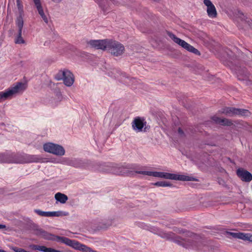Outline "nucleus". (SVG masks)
<instances>
[{
    "instance_id": "obj_1",
    "label": "nucleus",
    "mask_w": 252,
    "mask_h": 252,
    "mask_svg": "<svg viewBox=\"0 0 252 252\" xmlns=\"http://www.w3.org/2000/svg\"><path fill=\"white\" fill-rule=\"evenodd\" d=\"M140 226L143 229L148 230L154 234H157L161 238L172 240L178 245H181L186 248H188L189 245V232L187 231H184L183 229L179 230V233L181 235L175 236V234L172 232L166 233L155 226H150L142 223H140Z\"/></svg>"
},
{
    "instance_id": "obj_2",
    "label": "nucleus",
    "mask_w": 252,
    "mask_h": 252,
    "mask_svg": "<svg viewBox=\"0 0 252 252\" xmlns=\"http://www.w3.org/2000/svg\"><path fill=\"white\" fill-rule=\"evenodd\" d=\"M35 234L45 239L61 242L76 250L82 251L83 252H96L95 251L92 250L91 248L81 244L75 240H71L65 237L52 235L42 229H36L35 230Z\"/></svg>"
},
{
    "instance_id": "obj_3",
    "label": "nucleus",
    "mask_w": 252,
    "mask_h": 252,
    "mask_svg": "<svg viewBox=\"0 0 252 252\" xmlns=\"http://www.w3.org/2000/svg\"><path fill=\"white\" fill-rule=\"evenodd\" d=\"M41 158L37 155L25 154L17 156L12 158L7 157L4 154H0V162L25 163L31 162H38Z\"/></svg>"
},
{
    "instance_id": "obj_4",
    "label": "nucleus",
    "mask_w": 252,
    "mask_h": 252,
    "mask_svg": "<svg viewBox=\"0 0 252 252\" xmlns=\"http://www.w3.org/2000/svg\"><path fill=\"white\" fill-rule=\"evenodd\" d=\"M135 172L137 174L165 179L183 181H189V176L184 175H179L177 174L157 171H136Z\"/></svg>"
},
{
    "instance_id": "obj_5",
    "label": "nucleus",
    "mask_w": 252,
    "mask_h": 252,
    "mask_svg": "<svg viewBox=\"0 0 252 252\" xmlns=\"http://www.w3.org/2000/svg\"><path fill=\"white\" fill-rule=\"evenodd\" d=\"M26 89L25 83L18 82L4 91L0 92V102L10 99L17 95L22 93Z\"/></svg>"
},
{
    "instance_id": "obj_6",
    "label": "nucleus",
    "mask_w": 252,
    "mask_h": 252,
    "mask_svg": "<svg viewBox=\"0 0 252 252\" xmlns=\"http://www.w3.org/2000/svg\"><path fill=\"white\" fill-rule=\"evenodd\" d=\"M131 168L129 166H119L115 163H109L101 165L99 167V171L104 173H112L117 175H125L129 172Z\"/></svg>"
},
{
    "instance_id": "obj_7",
    "label": "nucleus",
    "mask_w": 252,
    "mask_h": 252,
    "mask_svg": "<svg viewBox=\"0 0 252 252\" xmlns=\"http://www.w3.org/2000/svg\"><path fill=\"white\" fill-rule=\"evenodd\" d=\"M57 80H63V83L67 87L71 86L74 82L73 74L69 70L59 71L55 76Z\"/></svg>"
},
{
    "instance_id": "obj_8",
    "label": "nucleus",
    "mask_w": 252,
    "mask_h": 252,
    "mask_svg": "<svg viewBox=\"0 0 252 252\" xmlns=\"http://www.w3.org/2000/svg\"><path fill=\"white\" fill-rule=\"evenodd\" d=\"M220 114H224L227 116L232 117L235 115L246 116L249 114L250 112L246 109L225 107L221 108L220 110Z\"/></svg>"
},
{
    "instance_id": "obj_9",
    "label": "nucleus",
    "mask_w": 252,
    "mask_h": 252,
    "mask_svg": "<svg viewBox=\"0 0 252 252\" xmlns=\"http://www.w3.org/2000/svg\"><path fill=\"white\" fill-rule=\"evenodd\" d=\"M44 150L52 154L62 156L64 155L65 150L61 145L53 143H47L43 145Z\"/></svg>"
},
{
    "instance_id": "obj_10",
    "label": "nucleus",
    "mask_w": 252,
    "mask_h": 252,
    "mask_svg": "<svg viewBox=\"0 0 252 252\" xmlns=\"http://www.w3.org/2000/svg\"><path fill=\"white\" fill-rule=\"evenodd\" d=\"M107 50L114 56L117 57L123 54L125 51V47L120 42L109 39Z\"/></svg>"
},
{
    "instance_id": "obj_11",
    "label": "nucleus",
    "mask_w": 252,
    "mask_h": 252,
    "mask_svg": "<svg viewBox=\"0 0 252 252\" xmlns=\"http://www.w3.org/2000/svg\"><path fill=\"white\" fill-rule=\"evenodd\" d=\"M173 131L179 139L184 140L188 133V126L182 124L175 125L173 127Z\"/></svg>"
},
{
    "instance_id": "obj_12",
    "label": "nucleus",
    "mask_w": 252,
    "mask_h": 252,
    "mask_svg": "<svg viewBox=\"0 0 252 252\" xmlns=\"http://www.w3.org/2000/svg\"><path fill=\"white\" fill-rule=\"evenodd\" d=\"M147 124L145 119L143 117H136L133 120L131 125L134 130L136 132L143 131V128Z\"/></svg>"
},
{
    "instance_id": "obj_13",
    "label": "nucleus",
    "mask_w": 252,
    "mask_h": 252,
    "mask_svg": "<svg viewBox=\"0 0 252 252\" xmlns=\"http://www.w3.org/2000/svg\"><path fill=\"white\" fill-rule=\"evenodd\" d=\"M109 39L103 40H91L89 41V44L93 47L97 49L105 50L107 49Z\"/></svg>"
},
{
    "instance_id": "obj_14",
    "label": "nucleus",
    "mask_w": 252,
    "mask_h": 252,
    "mask_svg": "<svg viewBox=\"0 0 252 252\" xmlns=\"http://www.w3.org/2000/svg\"><path fill=\"white\" fill-rule=\"evenodd\" d=\"M34 212L38 215L42 217H61L68 215V212L63 211L44 212L38 209H36Z\"/></svg>"
},
{
    "instance_id": "obj_15",
    "label": "nucleus",
    "mask_w": 252,
    "mask_h": 252,
    "mask_svg": "<svg viewBox=\"0 0 252 252\" xmlns=\"http://www.w3.org/2000/svg\"><path fill=\"white\" fill-rule=\"evenodd\" d=\"M204 4L207 6V13L208 16L211 18L217 17V12L214 5L210 0H204Z\"/></svg>"
},
{
    "instance_id": "obj_16",
    "label": "nucleus",
    "mask_w": 252,
    "mask_h": 252,
    "mask_svg": "<svg viewBox=\"0 0 252 252\" xmlns=\"http://www.w3.org/2000/svg\"><path fill=\"white\" fill-rule=\"evenodd\" d=\"M237 175L244 182H250L252 180V174L243 169H238L237 170Z\"/></svg>"
},
{
    "instance_id": "obj_17",
    "label": "nucleus",
    "mask_w": 252,
    "mask_h": 252,
    "mask_svg": "<svg viewBox=\"0 0 252 252\" xmlns=\"http://www.w3.org/2000/svg\"><path fill=\"white\" fill-rule=\"evenodd\" d=\"M167 34L174 42L180 45L187 50L189 51V44L187 42L176 37L175 34L170 32H168Z\"/></svg>"
},
{
    "instance_id": "obj_18",
    "label": "nucleus",
    "mask_w": 252,
    "mask_h": 252,
    "mask_svg": "<svg viewBox=\"0 0 252 252\" xmlns=\"http://www.w3.org/2000/svg\"><path fill=\"white\" fill-rule=\"evenodd\" d=\"M32 0L35 5V6L36 8V9L38 11V14L40 15L41 17L42 18L43 20L46 23H47L48 22V18L44 14L40 0Z\"/></svg>"
},
{
    "instance_id": "obj_19",
    "label": "nucleus",
    "mask_w": 252,
    "mask_h": 252,
    "mask_svg": "<svg viewBox=\"0 0 252 252\" xmlns=\"http://www.w3.org/2000/svg\"><path fill=\"white\" fill-rule=\"evenodd\" d=\"M31 248L33 250H37L44 252H63L62 251L57 250L51 248H47L44 246H39L37 245H32Z\"/></svg>"
},
{
    "instance_id": "obj_20",
    "label": "nucleus",
    "mask_w": 252,
    "mask_h": 252,
    "mask_svg": "<svg viewBox=\"0 0 252 252\" xmlns=\"http://www.w3.org/2000/svg\"><path fill=\"white\" fill-rule=\"evenodd\" d=\"M212 121L217 124H220L222 126H231L232 122L227 119H221L219 117L214 116L212 117Z\"/></svg>"
},
{
    "instance_id": "obj_21",
    "label": "nucleus",
    "mask_w": 252,
    "mask_h": 252,
    "mask_svg": "<svg viewBox=\"0 0 252 252\" xmlns=\"http://www.w3.org/2000/svg\"><path fill=\"white\" fill-rule=\"evenodd\" d=\"M236 74L239 80H244L249 78V73L245 68L238 69L236 72Z\"/></svg>"
},
{
    "instance_id": "obj_22",
    "label": "nucleus",
    "mask_w": 252,
    "mask_h": 252,
    "mask_svg": "<svg viewBox=\"0 0 252 252\" xmlns=\"http://www.w3.org/2000/svg\"><path fill=\"white\" fill-rule=\"evenodd\" d=\"M55 198L57 201L62 204H64L68 199L67 195L61 192L57 193L55 195Z\"/></svg>"
},
{
    "instance_id": "obj_23",
    "label": "nucleus",
    "mask_w": 252,
    "mask_h": 252,
    "mask_svg": "<svg viewBox=\"0 0 252 252\" xmlns=\"http://www.w3.org/2000/svg\"><path fill=\"white\" fill-rule=\"evenodd\" d=\"M152 185H154L156 187H172L173 185L168 181H158L154 183H152Z\"/></svg>"
},
{
    "instance_id": "obj_24",
    "label": "nucleus",
    "mask_w": 252,
    "mask_h": 252,
    "mask_svg": "<svg viewBox=\"0 0 252 252\" xmlns=\"http://www.w3.org/2000/svg\"><path fill=\"white\" fill-rule=\"evenodd\" d=\"M24 15H19L16 21V24L18 28V31H22L24 22H23Z\"/></svg>"
},
{
    "instance_id": "obj_25",
    "label": "nucleus",
    "mask_w": 252,
    "mask_h": 252,
    "mask_svg": "<svg viewBox=\"0 0 252 252\" xmlns=\"http://www.w3.org/2000/svg\"><path fill=\"white\" fill-rule=\"evenodd\" d=\"M16 5L18 8L19 15H24L23 5L21 0H16Z\"/></svg>"
},
{
    "instance_id": "obj_26",
    "label": "nucleus",
    "mask_w": 252,
    "mask_h": 252,
    "mask_svg": "<svg viewBox=\"0 0 252 252\" xmlns=\"http://www.w3.org/2000/svg\"><path fill=\"white\" fill-rule=\"evenodd\" d=\"M16 44H23L25 42V40L22 37V31H18V34L15 41Z\"/></svg>"
},
{
    "instance_id": "obj_27",
    "label": "nucleus",
    "mask_w": 252,
    "mask_h": 252,
    "mask_svg": "<svg viewBox=\"0 0 252 252\" xmlns=\"http://www.w3.org/2000/svg\"><path fill=\"white\" fill-rule=\"evenodd\" d=\"M190 52L193 53L196 55H200V52L192 46L190 45Z\"/></svg>"
},
{
    "instance_id": "obj_28",
    "label": "nucleus",
    "mask_w": 252,
    "mask_h": 252,
    "mask_svg": "<svg viewBox=\"0 0 252 252\" xmlns=\"http://www.w3.org/2000/svg\"><path fill=\"white\" fill-rule=\"evenodd\" d=\"M227 234L235 238H237V236L238 235V233H234V232H227Z\"/></svg>"
},
{
    "instance_id": "obj_29",
    "label": "nucleus",
    "mask_w": 252,
    "mask_h": 252,
    "mask_svg": "<svg viewBox=\"0 0 252 252\" xmlns=\"http://www.w3.org/2000/svg\"><path fill=\"white\" fill-rule=\"evenodd\" d=\"M243 236H244V233L239 232V233H238V235L237 236V238L242 239Z\"/></svg>"
},
{
    "instance_id": "obj_30",
    "label": "nucleus",
    "mask_w": 252,
    "mask_h": 252,
    "mask_svg": "<svg viewBox=\"0 0 252 252\" xmlns=\"http://www.w3.org/2000/svg\"><path fill=\"white\" fill-rule=\"evenodd\" d=\"M249 235L244 233V236H243L242 240H248Z\"/></svg>"
},
{
    "instance_id": "obj_31",
    "label": "nucleus",
    "mask_w": 252,
    "mask_h": 252,
    "mask_svg": "<svg viewBox=\"0 0 252 252\" xmlns=\"http://www.w3.org/2000/svg\"><path fill=\"white\" fill-rule=\"evenodd\" d=\"M95 0V1H96L99 4L100 6H101L102 7L103 10L104 12H106L107 11V10L105 9L103 7H102V5H101L100 3L99 2L98 0Z\"/></svg>"
},
{
    "instance_id": "obj_32",
    "label": "nucleus",
    "mask_w": 252,
    "mask_h": 252,
    "mask_svg": "<svg viewBox=\"0 0 252 252\" xmlns=\"http://www.w3.org/2000/svg\"><path fill=\"white\" fill-rule=\"evenodd\" d=\"M6 227L5 225L0 224V229H5Z\"/></svg>"
},
{
    "instance_id": "obj_33",
    "label": "nucleus",
    "mask_w": 252,
    "mask_h": 252,
    "mask_svg": "<svg viewBox=\"0 0 252 252\" xmlns=\"http://www.w3.org/2000/svg\"><path fill=\"white\" fill-rule=\"evenodd\" d=\"M53 2L59 3L62 0H52Z\"/></svg>"
},
{
    "instance_id": "obj_34",
    "label": "nucleus",
    "mask_w": 252,
    "mask_h": 252,
    "mask_svg": "<svg viewBox=\"0 0 252 252\" xmlns=\"http://www.w3.org/2000/svg\"><path fill=\"white\" fill-rule=\"evenodd\" d=\"M248 240L252 242V235L249 236Z\"/></svg>"
},
{
    "instance_id": "obj_35",
    "label": "nucleus",
    "mask_w": 252,
    "mask_h": 252,
    "mask_svg": "<svg viewBox=\"0 0 252 252\" xmlns=\"http://www.w3.org/2000/svg\"><path fill=\"white\" fill-rule=\"evenodd\" d=\"M189 180H190V181H195V179L194 178L191 177H190Z\"/></svg>"
},
{
    "instance_id": "obj_36",
    "label": "nucleus",
    "mask_w": 252,
    "mask_h": 252,
    "mask_svg": "<svg viewBox=\"0 0 252 252\" xmlns=\"http://www.w3.org/2000/svg\"><path fill=\"white\" fill-rule=\"evenodd\" d=\"M191 236H192V234L191 235V234H190L189 237H191Z\"/></svg>"
}]
</instances>
